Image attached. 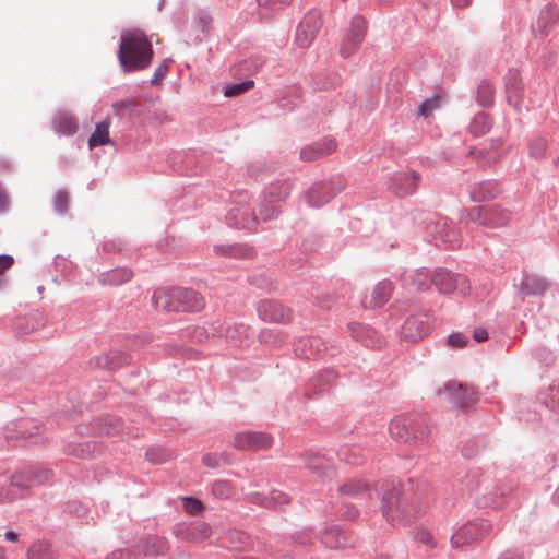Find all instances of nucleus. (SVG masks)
<instances>
[{
    "label": "nucleus",
    "mask_w": 559,
    "mask_h": 559,
    "mask_svg": "<svg viewBox=\"0 0 559 559\" xmlns=\"http://www.w3.org/2000/svg\"><path fill=\"white\" fill-rule=\"evenodd\" d=\"M419 496L415 490L413 478L399 483L383 492L381 499L382 515L392 525L414 524L420 513Z\"/></svg>",
    "instance_id": "nucleus-1"
},
{
    "label": "nucleus",
    "mask_w": 559,
    "mask_h": 559,
    "mask_svg": "<svg viewBox=\"0 0 559 559\" xmlns=\"http://www.w3.org/2000/svg\"><path fill=\"white\" fill-rule=\"evenodd\" d=\"M117 58L123 73L147 69L154 58L153 45L143 29H124L120 35Z\"/></svg>",
    "instance_id": "nucleus-2"
},
{
    "label": "nucleus",
    "mask_w": 559,
    "mask_h": 559,
    "mask_svg": "<svg viewBox=\"0 0 559 559\" xmlns=\"http://www.w3.org/2000/svg\"><path fill=\"white\" fill-rule=\"evenodd\" d=\"M391 437L403 443L425 444L431 435V426L426 414L407 413L395 416L389 425Z\"/></svg>",
    "instance_id": "nucleus-3"
},
{
    "label": "nucleus",
    "mask_w": 559,
    "mask_h": 559,
    "mask_svg": "<svg viewBox=\"0 0 559 559\" xmlns=\"http://www.w3.org/2000/svg\"><path fill=\"white\" fill-rule=\"evenodd\" d=\"M152 306L166 312H198L204 308V298L192 288L173 287L154 292Z\"/></svg>",
    "instance_id": "nucleus-4"
},
{
    "label": "nucleus",
    "mask_w": 559,
    "mask_h": 559,
    "mask_svg": "<svg viewBox=\"0 0 559 559\" xmlns=\"http://www.w3.org/2000/svg\"><path fill=\"white\" fill-rule=\"evenodd\" d=\"M493 532V524L490 520L476 518L467 521L451 536L453 548L472 545L481 542Z\"/></svg>",
    "instance_id": "nucleus-5"
},
{
    "label": "nucleus",
    "mask_w": 559,
    "mask_h": 559,
    "mask_svg": "<svg viewBox=\"0 0 559 559\" xmlns=\"http://www.w3.org/2000/svg\"><path fill=\"white\" fill-rule=\"evenodd\" d=\"M346 187V181L341 175H335L328 180L314 182L307 192V203L311 207H321L341 193Z\"/></svg>",
    "instance_id": "nucleus-6"
},
{
    "label": "nucleus",
    "mask_w": 559,
    "mask_h": 559,
    "mask_svg": "<svg viewBox=\"0 0 559 559\" xmlns=\"http://www.w3.org/2000/svg\"><path fill=\"white\" fill-rule=\"evenodd\" d=\"M433 321L435 319L429 310L411 314L402 325V338L409 343L424 340L432 332Z\"/></svg>",
    "instance_id": "nucleus-7"
},
{
    "label": "nucleus",
    "mask_w": 559,
    "mask_h": 559,
    "mask_svg": "<svg viewBox=\"0 0 559 559\" xmlns=\"http://www.w3.org/2000/svg\"><path fill=\"white\" fill-rule=\"evenodd\" d=\"M52 475V471L38 465L24 467L11 475V485L21 491L45 484Z\"/></svg>",
    "instance_id": "nucleus-8"
},
{
    "label": "nucleus",
    "mask_w": 559,
    "mask_h": 559,
    "mask_svg": "<svg viewBox=\"0 0 559 559\" xmlns=\"http://www.w3.org/2000/svg\"><path fill=\"white\" fill-rule=\"evenodd\" d=\"M506 102L516 112H522L524 107L525 87L520 70L509 68L503 75Z\"/></svg>",
    "instance_id": "nucleus-9"
},
{
    "label": "nucleus",
    "mask_w": 559,
    "mask_h": 559,
    "mask_svg": "<svg viewBox=\"0 0 559 559\" xmlns=\"http://www.w3.org/2000/svg\"><path fill=\"white\" fill-rule=\"evenodd\" d=\"M321 26L320 11L317 9L309 10L299 22L296 29L295 43L298 47L302 49L308 48L314 40Z\"/></svg>",
    "instance_id": "nucleus-10"
},
{
    "label": "nucleus",
    "mask_w": 559,
    "mask_h": 559,
    "mask_svg": "<svg viewBox=\"0 0 559 559\" xmlns=\"http://www.w3.org/2000/svg\"><path fill=\"white\" fill-rule=\"evenodd\" d=\"M257 312L265 322L286 324L293 321V310L276 299H262L257 304Z\"/></svg>",
    "instance_id": "nucleus-11"
},
{
    "label": "nucleus",
    "mask_w": 559,
    "mask_h": 559,
    "mask_svg": "<svg viewBox=\"0 0 559 559\" xmlns=\"http://www.w3.org/2000/svg\"><path fill=\"white\" fill-rule=\"evenodd\" d=\"M432 286H435L440 294H452L456 288L460 289L462 295L469 290L467 278L461 274H454L451 271L439 267L433 271Z\"/></svg>",
    "instance_id": "nucleus-12"
},
{
    "label": "nucleus",
    "mask_w": 559,
    "mask_h": 559,
    "mask_svg": "<svg viewBox=\"0 0 559 559\" xmlns=\"http://www.w3.org/2000/svg\"><path fill=\"white\" fill-rule=\"evenodd\" d=\"M444 391L449 393L451 401L462 412L471 409L480 399L476 388L466 383L450 381L445 383Z\"/></svg>",
    "instance_id": "nucleus-13"
},
{
    "label": "nucleus",
    "mask_w": 559,
    "mask_h": 559,
    "mask_svg": "<svg viewBox=\"0 0 559 559\" xmlns=\"http://www.w3.org/2000/svg\"><path fill=\"white\" fill-rule=\"evenodd\" d=\"M367 27V21L362 15L356 14L353 16L349 31L340 48L343 58H348L357 51L365 39Z\"/></svg>",
    "instance_id": "nucleus-14"
},
{
    "label": "nucleus",
    "mask_w": 559,
    "mask_h": 559,
    "mask_svg": "<svg viewBox=\"0 0 559 559\" xmlns=\"http://www.w3.org/2000/svg\"><path fill=\"white\" fill-rule=\"evenodd\" d=\"M173 534L181 540L200 543L211 536L212 527L204 521L181 522L173 527Z\"/></svg>",
    "instance_id": "nucleus-15"
},
{
    "label": "nucleus",
    "mask_w": 559,
    "mask_h": 559,
    "mask_svg": "<svg viewBox=\"0 0 559 559\" xmlns=\"http://www.w3.org/2000/svg\"><path fill=\"white\" fill-rule=\"evenodd\" d=\"M321 543L330 549H344L354 547L358 538L352 532H346L340 525H332L320 532Z\"/></svg>",
    "instance_id": "nucleus-16"
},
{
    "label": "nucleus",
    "mask_w": 559,
    "mask_h": 559,
    "mask_svg": "<svg viewBox=\"0 0 559 559\" xmlns=\"http://www.w3.org/2000/svg\"><path fill=\"white\" fill-rule=\"evenodd\" d=\"M273 444V437L262 431H245L236 433L233 445L239 450H266Z\"/></svg>",
    "instance_id": "nucleus-17"
},
{
    "label": "nucleus",
    "mask_w": 559,
    "mask_h": 559,
    "mask_svg": "<svg viewBox=\"0 0 559 559\" xmlns=\"http://www.w3.org/2000/svg\"><path fill=\"white\" fill-rule=\"evenodd\" d=\"M298 459L301 461V466L318 478H324L333 473L331 461L318 452L304 450L298 454Z\"/></svg>",
    "instance_id": "nucleus-18"
},
{
    "label": "nucleus",
    "mask_w": 559,
    "mask_h": 559,
    "mask_svg": "<svg viewBox=\"0 0 559 559\" xmlns=\"http://www.w3.org/2000/svg\"><path fill=\"white\" fill-rule=\"evenodd\" d=\"M91 428L87 427H78L79 433H84V430H87L88 432H92L93 435L103 437H116L123 433V427L124 423L121 418L115 417V416H106L102 418H97L91 424Z\"/></svg>",
    "instance_id": "nucleus-19"
},
{
    "label": "nucleus",
    "mask_w": 559,
    "mask_h": 559,
    "mask_svg": "<svg viewBox=\"0 0 559 559\" xmlns=\"http://www.w3.org/2000/svg\"><path fill=\"white\" fill-rule=\"evenodd\" d=\"M504 188L497 179H486L469 187L468 195L472 202L484 203L499 198Z\"/></svg>",
    "instance_id": "nucleus-20"
},
{
    "label": "nucleus",
    "mask_w": 559,
    "mask_h": 559,
    "mask_svg": "<svg viewBox=\"0 0 559 559\" xmlns=\"http://www.w3.org/2000/svg\"><path fill=\"white\" fill-rule=\"evenodd\" d=\"M132 362V356L128 352L114 350L91 358L90 366L95 369L117 371Z\"/></svg>",
    "instance_id": "nucleus-21"
},
{
    "label": "nucleus",
    "mask_w": 559,
    "mask_h": 559,
    "mask_svg": "<svg viewBox=\"0 0 559 559\" xmlns=\"http://www.w3.org/2000/svg\"><path fill=\"white\" fill-rule=\"evenodd\" d=\"M347 328L350 336L367 348H381L385 343L383 336L367 324L350 322Z\"/></svg>",
    "instance_id": "nucleus-22"
},
{
    "label": "nucleus",
    "mask_w": 559,
    "mask_h": 559,
    "mask_svg": "<svg viewBox=\"0 0 559 559\" xmlns=\"http://www.w3.org/2000/svg\"><path fill=\"white\" fill-rule=\"evenodd\" d=\"M225 219L229 227L247 229L249 231L255 230L259 224V218L254 211H251L248 207H231L227 212Z\"/></svg>",
    "instance_id": "nucleus-23"
},
{
    "label": "nucleus",
    "mask_w": 559,
    "mask_h": 559,
    "mask_svg": "<svg viewBox=\"0 0 559 559\" xmlns=\"http://www.w3.org/2000/svg\"><path fill=\"white\" fill-rule=\"evenodd\" d=\"M510 495V488L504 485H495L490 490L474 498L478 508L502 509L507 506V499Z\"/></svg>",
    "instance_id": "nucleus-24"
},
{
    "label": "nucleus",
    "mask_w": 559,
    "mask_h": 559,
    "mask_svg": "<svg viewBox=\"0 0 559 559\" xmlns=\"http://www.w3.org/2000/svg\"><path fill=\"white\" fill-rule=\"evenodd\" d=\"M420 176L416 171L396 173L391 178L390 189L396 197H406L417 190Z\"/></svg>",
    "instance_id": "nucleus-25"
},
{
    "label": "nucleus",
    "mask_w": 559,
    "mask_h": 559,
    "mask_svg": "<svg viewBox=\"0 0 559 559\" xmlns=\"http://www.w3.org/2000/svg\"><path fill=\"white\" fill-rule=\"evenodd\" d=\"M337 147L334 138L325 136L321 141L313 142L300 151V158L305 162H313L332 154Z\"/></svg>",
    "instance_id": "nucleus-26"
},
{
    "label": "nucleus",
    "mask_w": 559,
    "mask_h": 559,
    "mask_svg": "<svg viewBox=\"0 0 559 559\" xmlns=\"http://www.w3.org/2000/svg\"><path fill=\"white\" fill-rule=\"evenodd\" d=\"M103 450V444L96 440L70 442L63 448L64 454L82 460L95 459Z\"/></svg>",
    "instance_id": "nucleus-27"
},
{
    "label": "nucleus",
    "mask_w": 559,
    "mask_h": 559,
    "mask_svg": "<svg viewBox=\"0 0 559 559\" xmlns=\"http://www.w3.org/2000/svg\"><path fill=\"white\" fill-rule=\"evenodd\" d=\"M334 379V373L332 371L325 370L323 372L318 373L307 383L304 392V396L307 400H312L319 396H322L330 392L332 386V380Z\"/></svg>",
    "instance_id": "nucleus-28"
},
{
    "label": "nucleus",
    "mask_w": 559,
    "mask_h": 559,
    "mask_svg": "<svg viewBox=\"0 0 559 559\" xmlns=\"http://www.w3.org/2000/svg\"><path fill=\"white\" fill-rule=\"evenodd\" d=\"M559 25V7L555 3H548L539 13L533 32L542 36H548L550 31Z\"/></svg>",
    "instance_id": "nucleus-29"
},
{
    "label": "nucleus",
    "mask_w": 559,
    "mask_h": 559,
    "mask_svg": "<svg viewBox=\"0 0 559 559\" xmlns=\"http://www.w3.org/2000/svg\"><path fill=\"white\" fill-rule=\"evenodd\" d=\"M550 285V282L540 275L524 273L519 288L526 297L543 296Z\"/></svg>",
    "instance_id": "nucleus-30"
},
{
    "label": "nucleus",
    "mask_w": 559,
    "mask_h": 559,
    "mask_svg": "<svg viewBox=\"0 0 559 559\" xmlns=\"http://www.w3.org/2000/svg\"><path fill=\"white\" fill-rule=\"evenodd\" d=\"M134 276L131 269L126 266H118L105 272L97 276V281L102 286H121L130 282Z\"/></svg>",
    "instance_id": "nucleus-31"
},
{
    "label": "nucleus",
    "mask_w": 559,
    "mask_h": 559,
    "mask_svg": "<svg viewBox=\"0 0 559 559\" xmlns=\"http://www.w3.org/2000/svg\"><path fill=\"white\" fill-rule=\"evenodd\" d=\"M293 188L294 182L290 178H277L265 188L263 195L278 203L285 202L289 198Z\"/></svg>",
    "instance_id": "nucleus-32"
},
{
    "label": "nucleus",
    "mask_w": 559,
    "mask_h": 559,
    "mask_svg": "<svg viewBox=\"0 0 559 559\" xmlns=\"http://www.w3.org/2000/svg\"><path fill=\"white\" fill-rule=\"evenodd\" d=\"M114 115L119 119L132 120L143 115L144 106L131 98L117 100L111 105Z\"/></svg>",
    "instance_id": "nucleus-33"
},
{
    "label": "nucleus",
    "mask_w": 559,
    "mask_h": 559,
    "mask_svg": "<svg viewBox=\"0 0 559 559\" xmlns=\"http://www.w3.org/2000/svg\"><path fill=\"white\" fill-rule=\"evenodd\" d=\"M221 545L229 550L243 551L250 546V536L240 530H227L221 537Z\"/></svg>",
    "instance_id": "nucleus-34"
},
{
    "label": "nucleus",
    "mask_w": 559,
    "mask_h": 559,
    "mask_svg": "<svg viewBox=\"0 0 559 559\" xmlns=\"http://www.w3.org/2000/svg\"><path fill=\"white\" fill-rule=\"evenodd\" d=\"M512 217L510 210L500 204L486 205L485 227L499 228L506 226Z\"/></svg>",
    "instance_id": "nucleus-35"
},
{
    "label": "nucleus",
    "mask_w": 559,
    "mask_h": 559,
    "mask_svg": "<svg viewBox=\"0 0 559 559\" xmlns=\"http://www.w3.org/2000/svg\"><path fill=\"white\" fill-rule=\"evenodd\" d=\"M140 548L146 557H160L169 551V543L166 537L153 535L140 540Z\"/></svg>",
    "instance_id": "nucleus-36"
},
{
    "label": "nucleus",
    "mask_w": 559,
    "mask_h": 559,
    "mask_svg": "<svg viewBox=\"0 0 559 559\" xmlns=\"http://www.w3.org/2000/svg\"><path fill=\"white\" fill-rule=\"evenodd\" d=\"M214 252L216 254L234 259H252L255 255L253 247L247 243L214 246Z\"/></svg>",
    "instance_id": "nucleus-37"
},
{
    "label": "nucleus",
    "mask_w": 559,
    "mask_h": 559,
    "mask_svg": "<svg viewBox=\"0 0 559 559\" xmlns=\"http://www.w3.org/2000/svg\"><path fill=\"white\" fill-rule=\"evenodd\" d=\"M52 129L62 135H73L79 130L78 119L68 111H59L52 118Z\"/></svg>",
    "instance_id": "nucleus-38"
},
{
    "label": "nucleus",
    "mask_w": 559,
    "mask_h": 559,
    "mask_svg": "<svg viewBox=\"0 0 559 559\" xmlns=\"http://www.w3.org/2000/svg\"><path fill=\"white\" fill-rule=\"evenodd\" d=\"M393 287L390 282H380L372 290L369 299H365L362 305L365 308H380L384 306L392 294Z\"/></svg>",
    "instance_id": "nucleus-39"
},
{
    "label": "nucleus",
    "mask_w": 559,
    "mask_h": 559,
    "mask_svg": "<svg viewBox=\"0 0 559 559\" xmlns=\"http://www.w3.org/2000/svg\"><path fill=\"white\" fill-rule=\"evenodd\" d=\"M321 345L323 344L318 337H302L295 345L294 352L298 357L312 360L319 357Z\"/></svg>",
    "instance_id": "nucleus-40"
},
{
    "label": "nucleus",
    "mask_w": 559,
    "mask_h": 559,
    "mask_svg": "<svg viewBox=\"0 0 559 559\" xmlns=\"http://www.w3.org/2000/svg\"><path fill=\"white\" fill-rule=\"evenodd\" d=\"M27 559H59V551L48 540L34 542L27 549Z\"/></svg>",
    "instance_id": "nucleus-41"
},
{
    "label": "nucleus",
    "mask_w": 559,
    "mask_h": 559,
    "mask_svg": "<svg viewBox=\"0 0 559 559\" xmlns=\"http://www.w3.org/2000/svg\"><path fill=\"white\" fill-rule=\"evenodd\" d=\"M342 79L337 72L323 71L312 78V87L316 91L334 90L341 85Z\"/></svg>",
    "instance_id": "nucleus-42"
},
{
    "label": "nucleus",
    "mask_w": 559,
    "mask_h": 559,
    "mask_svg": "<svg viewBox=\"0 0 559 559\" xmlns=\"http://www.w3.org/2000/svg\"><path fill=\"white\" fill-rule=\"evenodd\" d=\"M109 119L96 123L95 131L88 138L90 150H93L98 146L114 144L112 140L109 136Z\"/></svg>",
    "instance_id": "nucleus-43"
},
{
    "label": "nucleus",
    "mask_w": 559,
    "mask_h": 559,
    "mask_svg": "<svg viewBox=\"0 0 559 559\" xmlns=\"http://www.w3.org/2000/svg\"><path fill=\"white\" fill-rule=\"evenodd\" d=\"M496 90L493 83L488 80H481L476 88V102L483 108H490L495 104Z\"/></svg>",
    "instance_id": "nucleus-44"
},
{
    "label": "nucleus",
    "mask_w": 559,
    "mask_h": 559,
    "mask_svg": "<svg viewBox=\"0 0 559 559\" xmlns=\"http://www.w3.org/2000/svg\"><path fill=\"white\" fill-rule=\"evenodd\" d=\"M548 148L549 142L543 135H535L527 141V154L534 160L540 162L546 159Z\"/></svg>",
    "instance_id": "nucleus-45"
},
{
    "label": "nucleus",
    "mask_w": 559,
    "mask_h": 559,
    "mask_svg": "<svg viewBox=\"0 0 559 559\" xmlns=\"http://www.w3.org/2000/svg\"><path fill=\"white\" fill-rule=\"evenodd\" d=\"M287 333L280 329H262L258 335L259 342L272 347H281L287 341Z\"/></svg>",
    "instance_id": "nucleus-46"
},
{
    "label": "nucleus",
    "mask_w": 559,
    "mask_h": 559,
    "mask_svg": "<svg viewBox=\"0 0 559 559\" xmlns=\"http://www.w3.org/2000/svg\"><path fill=\"white\" fill-rule=\"evenodd\" d=\"M492 126L491 117L485 111H480L475 115L472 122L469 123V132L475 138L487 134Z\"/></svg>",
    "instance_id": "nucleus-47"
},
{
    "label": "nucleus",
    "mask_w": 559,
    "mask_h": 559,
    "mask_svg": "<svg viewBox=\"0 0 559 559\" xmlns=\"http://www.w3.org/2000/svg\"><path fill=\"white\" fill-rule=\"evenodd\" d=\"M248 283L266 293H271L273 290H276V282L265 272L260 273H252L248 276Z\"/></svg>",
    "instance_id": "nucleus-48"
},
{
    "label": "nucleus",
    "mask_w": 559,
    "mask_h": 559,
    "mask_svg": "<svg viewBox=\"0 0 559 559\" xmlns=\"http://www.w3.org/2000/svg\"><path fill=\"white\" fill-rule=\"evenodd\" d=\"M433 271L428 269H418L412 275L411 284L418 292H426L432 286Z\"/></svg>",
    "instance_id": "nucleus-49"
},
{
    "label": "nucleus",
    "mask_w": 559,
    "mask_h": 559,
    "mask_svg": "<svg viewBox=\"0 0 559 559\" xmlns=\"http://www.w3.org/2000/svg\"><path fill=\"white\" fill-rule=\"evenodd\" d=\"M276 203V201L263 195L259 206V215L263 222L276 219L282 214V207Z\"/></svg>",
    "instance_id": "nucleus-50"
},
{
    "label": "nucleus",
    "mask_w": 559,
    "mask_h": 559,
    "mask_svg": "<svg viewBox=\"0 0 559 559\" xmlns=\"http://www.w3.org/2000/svg\"><path fill=\"white\" fill-rule=\"evenodd\" d=\"M369 490L368 484L362 479H352L343 485H340L337 491L340 495L348 497H357Z\"/></svg>",
    "instance_id": "nucleus-51"
},
{
    "label": "nucleus",
    "mask_w": 559,
    "mask_h": 559,
    "mask_svg": "<svg viewBox=\"0 0 559 559\" xmlns=\"http://www.w3.org/2000/svg\"><path fill=\"white\" fill-rule=\"evenodd\" d=\"M290 95L293 96L294 99L287 96H283L278 99L277 103L278 107L285 112L293 111L302 100V88L298 85L293 86L290 88Z\"/></svg>",
    "instance_id": "nucleus-52"
},
{
    "label": "nucleus",
    "mask_w": 559,
    "mask_h": 559,
    "mask_svg": "<svg viewBox=\"0 0 559 559\" xmlns=\"http://www.w3.org/2000/svg\"><path fill=\"white\" fill-rule=\"evenodd\" d=\"M234 486L229 480L219 479L213 483L212 493L218 499H228L234 495Z\"/></svg>",
    "instance_id": "nucleus-53"
},
{
    "label": "nucleus",
    "mask_w": 559,
    "mask_h": 559,
    "mask_svg": "<svg viewBox=\"0 0 559 559\" xmlns=\"http://www.w3.org/2000/svg\"><path fill=\"white\" fill-rule=\"evenodd\" d=\"M126 248V243L121 239H110L104 241L98 246V252L100 254L102 260H104L103 254H118L121 253Z\"/></svg>",
    "instance_id": "nucleus-54"
},
{
    "label": "nucleus",
    "mask_w": 559,
    "mask_h": 559,
    "mask_svg": "<svg viewBox=\"0 0 559 559\" xmlns=\"http://www.w3.org/2000/svg\"><path fill=\"white\" fill-rule=\"evenodd\" d=\"M253 86H254V81L253 80H245V81L239 82V83L228 84L224 88V96L225 97H236V96H239V95L248 92Z\"/></svg>",
    "instance_id": "nucleus-55"
},
{
    "label": "nucleus",
    "mask_w": 559,
    "mask_h": 559,
    "mask_svg": "<svg viewBox=\"0 0 559 559\" xmlns=\"http://www.w3.org/2000/svg\"><path fill=\"white\" fill-rule=\"evenodd\" d=\"M486 205H477L466 210V223H476L485 226Z\"/></svg>",
    "instance_id": "nucleus-56"
},
{
    "label": "nucleus",
    "mask_w": 559,
    "mask_h": 559,
    "mask_svg": "<svg viewBox=\"0 0 559 559\" xmlns=\"http://www.w3.org/2000/svg\"><path fill=\"white\" fill-rule=\"evenodd\" d=\"M145 457L152 463L159 464L168 460L169 453L162 447H151L146 450Z\"/></svg>",
    "instance_id": "nucleus-57"
},
{
    "label": "nucleus",
    "mask_w": 559,
    "mask_h": 559,
    "mask_svg": "<svg viewBox=\"0 0 559 559\" xmlns=\"http://www.w3.org/2000/svg\"><path fill=\"white\" fill-rule=\"evenodd\" d=\"M170 59H164L155 69L150 83L154 86L160 85L169 72Z\"/></svg>",
    "instance_id": "nucleus-58"
},
{
    "label": "nucleus",
    "mask_w": 559,
    "mask_h": 559,
    "mask_svg": "<svg viewBox=\"0 0 559 559\" xmlns=\"http://www.w3.org/2000/svg\"><path fill=\"white\" fill-rule=\"evenodd\" d=\"M270 501L271 509L276 510L283 506L289 504L292 502V498L284 491L272 489L270 491Z\"/></svg>",
    "instance_id": "nucleus-59"
},
{
    "label": "nucleus",
    "mask_w": 559,
    "mask_h": 559,
    "mask_svg": "<svg viewBox=\"0 0 559 559\" xmlns=\"http://www.w3.org/2000/svg\"><path fill=\"white\" fill-rule=\"evenodd\" d=\"M182 507L183 510L191 515H198L204 509L203 502L195 497H183Z\"/></svg>",
    "instance_id": "nucleus-60"
},
{
    "label": "nucleus",
    "mask_w": 559,
    "mask_h": 559,
    "mask_svg": "<svg viewBox=\"0 0 559 559\" xmlns=\"http://www.w3.org/2000/svg\"><path fill=\"white\" fill-rule=\"evenodd\" d=\"M247 502L265 508L271 509V501H270V492L269 493H262L258 491L250 492L246 496Z\"/></svg>",
    "instance_id": "nucleus-61"
},
{
    "label": "nucleus",
    "mask_w": 559,
    "mask_h": 559,
    "mask_svg": "<svg viewBox=\"0 0 559 559\" xmlns=\"http://www.w3.org/2000/svg\"><path fill=\"white\" fill-rule=\"evenodd\" d=\"M212 21V16L202 10L195 13L194 24L203 35H205L210 31Z\"/></svg>",
    "instance_id": "nucleus-62"
},
{
    "label": "nucleus",
    "mask_w": 559,
    "mask_h": 559,
    "mask_svg": "<svg viewBox=\"0 0 559 559\" xmlns=\"http://www.w3.org/2000/svg\"><path fill=\"white\" fill-rule=\"evenodd\" d=\"M55 210L60 214H66L69 210V194L67 190L57 191L53 200Z\"/></svg>",
    "instance_id": "nucleus-63"
},
{
    "label": "nucleus",
    "mask_w": 559,
    "mask_h": 559,
    "mask_svg": "<svg viewBox=\"0 0 559 559\" xmlns=\"http://www.w3.org/2000/svg\"><path fill=\"white\" fill-rule=\"evenodd\" d=\"M440 105V96L435 95L431 98L425 99L418 109V114L424 117H428L436 108Z\"/></svg>",
    "instance_id": "nucleus-64"
}]
</instances>
